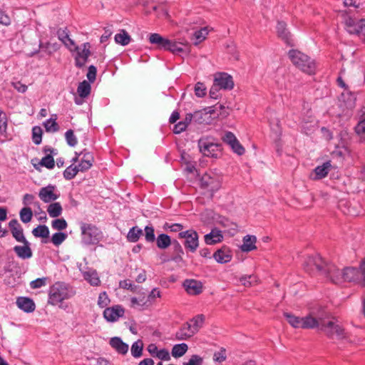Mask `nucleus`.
I'll use <instances>...</instances> for the list:
<instances>
[{
  "label": "nucleus",
  "instance_id": "obj_1",
  "mask_svg": "<svg viewBox=\"0 0 365 365\" xmlns=\"http://www.w3.org/2000/svg\"><path fill=\"white\" fill-rule=\"evenodd\" d=\"M327 313L322 307H319L317 314V328L319 330L324 332L326 336L329 339H334V336L337 339H342L346 337L344 329L332 321H326Z\"/></svg>",
  "mask_w": 365,
  "mask_h": 365
},
{
  "label": "nucleus",
  "instance_id": "obj_2",
  "mask_svg": "<svg viewBox=\"0 0 365 365\" xmlns=\"http://www.w3.org/2000/svg\"><path fill=\"white\" fill-rule=\"evenodd\" d=\"M288 56L292 63L302 72L313 75L316 71V63L307 54L292 49L288 53Z\"/></svg>",
  "mask_w": 365,
  "mask_h": 365
},
{
  "label": "nucleus",
  "instance_id": "obj_3",
  "mask_svg": "<svg viewBox=\"0 0 365 365\" xmlns=\"http://www.w3.org/2000/svg\"><path fill=\"white\" fill-rule=\"evenodd\" d=\"M317 310L312 309L309 314L304 317H297L291 313L284 312V316L288 323L295 329H311L317 326Z\"/></svg>",
  "mask_w": 365,
  "mask_h": 365
},
{
  "label": "nucleus",
  "instance_id": "obj_4",
  "mask_svg": "<svg viewBox=\"0 0 365 365\" xmlns=\"http://www.w3.org/2000/svg\"><path fill=\"white\" fill-rule=\"evenodd\" d=\"M75 292L69 290L68 286L63 282H56L49 289L48 303L57 305L64 299L71 298Z\"/></svg>",
  "mask_w": 365,
  "mask_h": 365
},
{
  "label": "nucleus",
  "instance_id": "obj_5",
  "mask_svg": "<svg viewBox=\"0 0 365 365\" xmlns=\"http://www.w3.org/2000/svg\"><path fill=\"white\" fill-rule=\"evenodd\" d=\"M354 282L365 288V258L363 259L357 269L347 267L343 269V282Z\"/></svg>",
  "mask_w": 365,
  "mask_h": 365
},
{
  "label": "nucleus",
  "instance_id": "obj_6",
  "mask_svg": "<svg viewBox=\"0 0 365 365\" xmlns=\"http://www.w3.org/2000/svg\"><path fill=\"white\" fill-rule=\"evenodd\" d=\"M82 242L86 245H97L101 237V232L94 225L82 223L81 225Z\"/></svg>",
  "mask_w": 365,
  "mask_h": 365
},
{
  "label": "nucleus",
  "instance_id": "obj_7",
  "mask_svg": "<svg viewBox=\"0 0 365 365\" xmlns=\"http://www.w3.org/2000/svg\"><path fill=\"white\" fill-rule=\"evenodd\" d=\"M326 264L327 262L319 255L309 256L304 261V269L311 274L315 273L322 274Z\"/></svg>",
  "mask_w": 365,
  "mask_h": 365
},
{
  "label": "nucleus",
  "instance_id": "obj_8",
  "mask_svg": "<svg viewBox=\"0 0 365 365\" xmlns=\"http://www.w3.org/2000/svg\"><path fill=\"white\" fill-rule=\"evenodd\" d=\"M198 147L200 153L207 157L217 158L222 150L220 143H215L210 140L208 138H201L198 140Z\"/></svg>",
  "mask_w": 365,
  "mask_h": 365
},
{
  "label": "nucleus",
  "instance_id": "obj_9",
  "mask_svg": "<svg viewBox=\"0 0 365 365\" xmlns=\"http://www.w3.org/2000/svg\"><path fill=\"white\" fill-rule=\"evenodd\" d=\"M179 238L185 239L183 245L187 252L194 253L199 246V236L194 230H188L180 232L178 234Z\"/></svg>",
  "mask_w": 365,
  "mask_h": 365
},
{
  "label": "nucleus",
  "instance_id": "obj_10",
  "mask_svg": "<svg viewBox=\"0 0 365 365\" xmlns=\"http://www.w3.org/2000/svg\"><path fill=\"white\" fill-rule=\"evenodd\" d=\"M201 187L209 190L213 195V193L217 191L222 185V178L220 176L213 174L205 173L203 175L200 180Z\"/></svg>",
  "mask_w": 365,
  "mask_h": 365
},
{
  "label": "nucleus",
  "instance_id": "obj_11",
  "mask_svg": "<svg viewBox=\"0 0 365 365\" xmlns=\"http://www.w3.org/2000/svg\"><path fill=\"white\" fill-rule=\"evenodd\" d=\"M91 44L88 42L83 43L82 48L75 46L74 50L76 51L75 56V66L77 68H83L88 61V57L91 56Z\"/></svg>",
  "mask_w": 365,
  "mask_h": 365
},
{
  "label": "nucleus",
  "instance_id": "obj_12",
  "mask_svg": "<svg viewBox=\"0 0 365 365\" xmlns=\"http://www.w3.org/2000/svg\"><path fill=\"white\" fill-rule=\"evenodd\" d=\"M322 275L329 278L334 284L343 282V269H340L335 264L327 262Z\"/></svg>",
  "mask_w": 365,
  "mask_h": 365
},
{
  "label": "nucleus",
  "instance_id": "obj_13",
  "mask_svg": "<svg viewBox=\"0 0 365 365\" xmlns=\"http://www.w3.org/2000/svg\"><path fill=\"white\" fill-rule=\"evenodd\" d=\"M213 83L224 90H232L234 87L232 77L224 72L215 73Z\"/></svg>",
  "mask_w": 365,
  "mask_h": 365
},
{
  "label": "nucleus",
  "instance_id": "obj_14",
  "mask_svg": "<svg viewBox=\"0 0 365 365\" xmlns=\"http://www.w3.org/2000/svg\"><path fill=\"white\" fill-rule=\"evenodd\" d=\"M218 109H220V110H224L225 106L220 104L219 106L216 105L214 107H208L205 109V110H206L205 113H203L202 110L195 111L193 113L194 121L199 124L207 123V120L206 118L208 119L210 118L207 116V115L215 114V111L217 110Z\"/></svg>",
  "mask_w": 365,
  "mask_h": 365
},
{
  "label": "nucleus",
  "instance_id": "obj_15",
  "mask_svg": "<svg viewBox=\"0 0 365 365\" xmlns=\"http://www.w3.org/2000/svg\"><path fill=\"white\" fill-rule=\"evenodd\" d=\"M55 190L56 186L53 185H48L41 187L38 192V197L45 203L55 201L59 197V195L54 192Z\"/></svg>",
  "mask_w": 365,
  "mask_h": 365
},
{
  "label": "nucleus",
  "instance_id": "obj_16",
  "mask_svg": "<svg viewBox=\"0 0 365 365\" xmlns=\"http://www.w3.org/2000/svg\"><path fill=\"white\" fill-rule=\"evenodd\" d=\"M182 286L187 294L190 295H198L202 292L203 285L200 281L187 279L183 283Z\"/></svg>",
  "mask_w": 365,
  "mask_h": 365
},
{
  "label": "nucleus",
  "instance_id": "obj_17",
  "mask_svg": "<svg viewBox=\"0 0 365 365\" xmlns=\"http://www.w3.org/2000/svg\"><path fill=\"white\" fill-rule=\"evenodd\" d=\"M125 310L120 305L106 308L103 311V317L108 322H115L123 317Z\"/></svg>",
  "mask_w": 365,
  "mask_h": 365
},
{
  "label": "nucleus",
  "instance_id": "obj_18",
  "mask_svg": "<svg viewBox=\"0 0 365 365\" xmlns=\"http://www.w3.org/2000/svg\"><path fill=\"white\" fill-rule=\"evenodd\" d=\"M9 227L13 237L17 242H24L26 240L24 235V230L16 219H13L9 222Z\"/></svg>",
  "mask_w": 365,
  "mask_h": 365
},
{
  "label": "nucleus",
  "instance_id": "obj_19",
  "mask_svg": "<svg viewBox=\"0 0 365 365\" xmlns=\"http://www.w3.org/2000/svg\"><path fill=\"white\" fill-rule=\"evenodd\" d=\"M21 242L23 243L24 245H16L14 247V252L19 258L22 259L31 258L33 255V252L30 247L29 242L27 240H25L24 242Z\"/></svg>",
  "mask_w": 365,
  "mask_h": 365
},
{
  "label": "nucleus",
  "instance_id": "obj_20",
  "mask_svg": "<svg viewBox=\"0 0 365 365\" xmlns=\"http://www.w3.org/2000/svg\"><path fill=\"white\" fill-rule=\"evenodd\" d=\"M286 23L284 21H278L277 25V31L279 37H280L287 45L294 46V41L292 38L291 34L286 28Z\"/></svg>",
  "mask_w": 365,
  "mask_h": 365
},
{
  "label": "nucleus",
  "instance_id": "obj_21",
  "mask_svg": "<svg viewBox=\"0 0 365 365\" xmlns=\"http://www.w3.org/2000/svg\"><path fill=\"white\" fill-rule=\"evenodd\" d=\"M17 307L26 313L33 312L36 309V305L33 299L26 297H19L16 299Z\"/></svg>",
  "mask_w": 365,
  "mask_h": 365
},
{
  "label": "nucleus",
  "instance_id": "obj_22",
  "mask_svg": "<svg viewBox=\"0 0 365 365\" xmlns=\"http://www.w3.org/2000/svg\"><path fill=\"white\" fill-rule=\"evenodd\" d=\"M195 335L191 327V323H184L180 329L175 333V339L177 340H187Z\"/></svg>",
  "mask_w": 365,
  "mask_h": 365
},
{
  "label": "nucleus",
  "instance_id": "obj_23",
  "mask_svg": "<svg viewBox=\"0 0 365 365\" xmlns=\"http://www.w3.org/2000/svg\"><path fill=\"white\" fill-rule=\"evenodd\" d=\"M148 39L151 44L155 45L159 49L166 50L167 46L170 45L169 39L157 33L150 34Z\"/></svg>",
  "mask_w": 365,
  "mask_h": 365
},
{
  "label": "nucleus",
  "instance_id": "obj_24",
  "mask_svg": "<svg viewBox=\"0 0 365 365\" xmlns=\"http://www.w3.org/2000/svg\"><path fill=\"white\" fill-rule=\"evenodd\" d=\"M173 255L168 261H173L176 263L183 262L182 255H184L183 249L179 242L176 240H173Z\"/></svg>",
  "mask_w": 365,
  "mask_h": 365
},
{
  "label": "nucleus",
  "instance_id": "obj_25",
  "mask_svg": "<svg viewBox=\"0 0 365 365\" xmlns=\"http://www.w3.org/2000/svg\"><path fill=\"white\" fill-rule=\"evenodd\" d=\"M109 344L118 354H125L128 351V345L123 342L120 337L111 338Z\"/></svg>",
  "mask_w": 365,
  "mask_h": 365
},
{
  "label": "nucleus",
  "instance_id": "obj_26",
  "mask_svg": "<svg viewBox=\"0 0 365 365\" xmlns=\"http://www.w3.org/2000/svg\"><path fill=\"white\" fill-rule=\"evenodd\" d=\"M169 44L165 51H169L174 54L188 53L190 52L188 46L182 43L170 40Z\"/></svg>",
  "mask_w": 365,
  "mask_h": 365
},
{
  "label": "nucleus",
  "instance_id": "obj_27",
  "mask_svg": "<svg viewBox=\"0 0 365 365\" xmlns=\"http://www.w3.org/2000/svg\"><path fill=\"white\" fill-rule=\"evenodd\" d=\"M205 242L207 245H215L223 240L221 231L217 229H212V231L204 237Z\"/></svg>",
  "mask_w": 365,
  "mask_h": 365
},
{
  "label": "nucleus",
  "instance_id": "obj_28",
  "mask_svg": "<svg viewBox=\"0 0 365 365\" xmlns=\"http://www.w3.org/2000/svg\"><path fill=\"white\" fill-rule=\"evenodd\" d=\"M242 241L243 244L240 247L242 252H249L257 249L255 245L257 237L255 235H247L243 237Z\"/></svg>",
  "mask_w": 365,
  "mask_h": 365
},
{
  "label": "nucleus",
  "instance_id": "obj_29",
  "mask_svg": "<svg viewBox=\"0 0 365 365\" xmlns=\"http://www.w3.org/2000/svg\"><path fill=\"white\" fill-rule=\"evenodd\" d=\"M213 257L220 264L229 262L232 259L230 251L227 249H219L214 254Z\"/></svg>",
  "mask_w": 365,
  "mask_h": 365
},
{
  "label": "nucleus",
  "instance_id": "obj_30",
  "mask_svg": "<svg viewBox=\"0 0 365 365\" xmlns=\"http://www.w3.org/2000/svg\"><path fill=\"white\" fill-rule=\"evenodd\" d=\"M331 167L330 161H327L323 163L322 165L317 166L314 170V172L315 173L314 179H322L325 178L329 171L330 170V168Z\"/></svg>",
  "mask_w": 365,
  "mask_h": 365
},
{
  "label": "nucleus",
  "instance_id": "obj_31",
  "mask_svg": "<svg viewBox=\"0 0 365 365\" xmlns=\"http://www.w3.org/2000/svg\"><path fill=\"white\" fill-rule=\"evenodd\" d=\"M156 245L159 249L165 250L173 245L170 237L167 234H160L156 238Z\"/></svg>",
  "mask_w": 365,
  "mask_h": 365
},
{
  "label": "nucleus",
  "instance_id": "obj_32",
  "mask_svg": "<svg viewBox=\"0 0 365 365\" xmlns=\"http://www.w3.org/2000/svg\"><path fill=\"white\" fill-rule=\"evenodd\" d=\"M57 115L53 114L51 117L43 123L46 132L56 133L59 130V125L56 123Z\"/></svg>",
  "mask_w": 365,
  "mask_h": 365
},
{
  "label": "nucleus",
  "instance_id": "obj_33",
  "mask_svg": "<svg viewBox=\"0 0 365 365\" xmlns=\"http://www.w3.org/2000/svg\"><path fill=\"white\" fill-rule=\"evenodd\" d=\"M142 235L143 230L138 226H134L129 230L126 238L130 242H136Z\"/></svg>",
  "mask_w": 365,
  "mask_h": 365
},
{
  "label": "nucleus",
  "instance_id": "obj_34",
  "mask_svg": "<svg viewBox=\"0 0 365 365\" xmlns=\"http://www.w3.org/2000/svg\"><path fill=\"white\" fill-rule=\"evenodd\" d=\"M114 38L117 43L122 46H126L129 44L131 41L130 36L124 29L121 30L120 33L115 34Z\"/></svg>",
  "mask_w": 365,
  "mask_h": 365
},
{
  "label": "nucleus",
  "instance_id": "obj_35",
  "mask_svg": "<svg viewBox=\"0 0 365 365\" xmlns=\"http://www.w3.org/2000/svg\"><path fill=\"white\" fill-rule=\"evenodd\" d=\"M62 211L60 202L51 203L47 207V212L51 217H58L62 214Z\"/></svg>",
  "mask_w": 365,
  "mask_h": 365
},
{
  "label": "nucleus",
  "instance_id": "obj_36",
  "mask_svg": "<svg viewBox=\"0 0 365 365\" xmlns=\"http://www.w3.org/2000/svg\"><path fill=\"white\" fill-rule=\"evenodd\" d=\"M91 90V86L86 81L81 82L77 88V92L81 98H86L90 94Z\"/></svg>",
  "mask_w": 365,
  "mask_h": 365
},
{
  "label": "nucleus",
  "instance_id": "obj_37",
  "mask_svg": "<svg viewBox=\"0 0 365 365\" xmlns=\"http://www.w3.org/2000/svg\"><path fill=\"white\" fill-rule=\"evenodd\" d=\"M204 321L205 317L203 314H198L190 320V323H191V327L195 334L198 332L200 329L202 327Z\"/></svg>",
  "mask_w": 365,
  "mask_h": 365
},
{
  "label": "nucleus",
  "instance_id": "obj_38",
  "mask_svg": "<svg viewBox=\"0 0 365 365\" xmlns=\"http://www.w3.org/2000/svg\"><path fill=\"white\" fill-rule=\"evenodd\" d=\"M32 234L36 237L47 238L49 236V230L46 225H40L32 230Z\"/></svg>",
  "mask_w": 365,
  "mask_h": 365
},
{
  "label": "nucleus",
  "instance_id": "obj_39",
  "mask_svg": "<svg viewBox=\"0 0 365 365\" xmlns=\"http://www.w3.org/2000/svg\"><path fill=\"white\" fill-rule=\"evenodd\" d=\"M188 346L186 344L182 343L179 344H175L173 346L172 349L171 354L173 357H180L183 356L186 351H187Z\"/></svg>",
  "mask_w": 365,
  "mask_h": 365
},
{
  "label": "nucleus",
  "instance_id": "obj_40",
  "mask_svg": "<svg viewBox=\"0 0 365 365\" xmlns=\"http://www.w3.org/2000/svg\"><path fill=\"white\" fill-rule=\"evenodd\" d=\"M84 279L92 286H98L101 281L96 271L86 272L83 274Z\"/></svg>",
  "mask_w": 365,
  "mask_h": 365
},
{
  "label": "nucleus",
  "instance_id": "obj_41",
  "mask_svg": "<svg viewBox=\"0 0 365 365\" xmlns=\"http://www.w3.org/2000/svg\"><path fill=\"white\" fill-rule=\"evenodd\" d=\"M19 216L21 222L24 223L29 222L33 217L32 210L29 207H23L19 212Z\"/></svg>",
  "mask_w": 365,
  "mask_h": 365
},
{
  "label": "nucleus",
  "instance_id": "obj_42",
  "mask_svg": "<svg viewBox=\"0 0 365 365\" xmlns=\"http://www.w3.org/2000/svg\"><path fill=\"white\" fill-rule=\"evenodd\" d=\"M79 170L77 166H73L72 164L66 168V169L63 171V178L67 180H71L76 176Z\"/></svg>",
  "mask_w": 365,
  "mask_h": 365
},
{
  "label": "nucleus",
  "instance_id": "obj_43",
  "mask_svg": "<svg viewBox=\"0 0 365 365\" xmlns=\"http://www.w3.org/2000/svg\"><path fill=\"white\" fill-rule=\"evenodd\" d=\"M143 344L141 340L135 341L131 346V354L135 358H138L142 356Z\"/></svg>",
  "mask_w": 365,
  "mask_h": 365
},
{
  "label": "nucleus",
  "instance_id": "obj_44",
  "mask_svg": "<svg viewBox=\"0 0 365 365\" xmlns=\"http://www.w3.org/2000/svg\"><path fill=\"white\" fill-rule=\"evenodd\" d=\"M349 33L365 36V19L357 21L355 29H349Z\"/></svg>",
  "mask_w": 365,
  "mask_h": 365
},
{
  "label": "nucleus",
  "instance_id": "obj_45",
  "mask_svg": "<svg viewBox=\"0 0 365 365\" xmlns=\"http://www.w3.org/2000/svg\"><path fill=\"white\" fill-rule=\"evenodd\" d=\"M67 237L68 235L65 232H56L51 237V242L55 246L58 247L63 243Z\"/></svg>",
  "mask_w": 365,
  "mask_h": 365
},
{
  "label": "nucleus",
  "instance_id": "obj_46",
  "mask_svg": "<svg viewBox=\"0 0 365 365\" xmlns=\"http://www.w3.org/2000/svg\"><path fill=\"white\" fill-rule=\"evenodd\" d=\"M43 131L40 126H34L32 128V140L36 145H39L42 141Z\"/></svg>",
  "mask_w": 365,
  "mask_h": 365
},
{
  "label": "nucleus",
  "instance_id": "obj_47",
  "mask_svg": "<svg viewBox=\"0 0 365 365\" xmlns=\"http://www.w3.org/2000/svg\"><path fill=\"white\" fill-rule=\"evenodd\" d=\"M39 164L45 167L48 169H53L55 166V161L53 159V155L50 154H47L45 157H43L41 161L39 162Z\"/></svg>",
  "mask_w": 365,
  "mask_h": 365
},
{
  "label": "nucleus",
  "instance_id": "obj_48",
  "mask_svg": "<svg viewBox=\"0 0 365 365\" xmlns=\"http://www.w3.org/2000/svg\"><path fill=\"white\" fill-rule=\"evenodd\" d=\"M222 141L228 145L232 147L237 141V138L235 134L230 131H227L225 135L222 137Z\"/></svg>",
  "mask_w": 365,
  "mask_h": 365
},
{
  "label": "nucleus",
  "instance_id": "obj_49",
  "mask_svg": "<svg viewBox=\"0 0 365 365\" xmlns=\"http://www.w3.org/2000/svg\"><path fill=\"white\" fill-rule=\"evenodd\" d=\"M144 230L145 241L149 243L154 242L156 240L154 227L153 226H145Z\"/></svg>",
  "mask_w": 365,
  "mask_h": 365
},
{
  "label": "nucleus",
  "instance_id": "obj_50",
  "mask_svg": "<svg viewBox=\"0 0 365 365\" xmlns=\"http://www.w3.org/2000/svg\"><path fill=\"white\" fill-rule=\"evenodd\" d=\"M208 34V31L206 27L202 28L198 31H196L194 33V38L195 41L194 42L195 45H197L199 43L205 39L206 36Z\"/></svg>",
  "mask_w": 365,
  "mask_h": 365
},
{
  "label": "nucleus",
  "instance_id": "obj_51",
  "mask_svg": "<svg viewBox=\"0 0 365 365\" xmlns=\"http://www.w3.org/2000/svg\"><path fill=\"white\" fill-rule=\"evenodd\" d=\"M52 227L57 230H63L67 228L68 223L64 218H58L52 221Z\"/></svg>",
  "mask_w": 365,
  "mask_h": 365
},
{
  "label": "nucleus",
  "instance_id": "obj_52",
  "mask_svg": "<svg viewBox=\"0 0 365 365\" xmlns=\"http://www.w3.org/2000/svg\"><path fill=\"white\" fill-rule=\"evenodd\" d=\"M66 140L68 145L74 147L78 143V140L74 135L73 130L71 129L68 130L65 133Z\"/></svg>",
  "mask_w": 365,
  "mask_h": 365
},
{
  "label": "nucleus",
  "instance_id": "obj_53",
  "mask_svg": "<svg viewBox=\"0 0 365 365\" xmlns=\"http://www.w3.org/2000/svg\"><path fill=\"white\" fill-rule=\"evenodd\" d=\"M355 132L358 135L361 141H365V122L359 120L355 126Z\"/></svg>",
  "mask_w": 365,
  "mask_h": 365
},
{
  "label": "nucleus",
  "instance_id": "obj_54",
  "mask_svg": "<svg viewBox=\"0 0 365 365\" xmlns=\"http://www.w3.org/2000/svg\"><path fill=\"white\" fill-rule=\"evenodd\" d=\"M58 48L56 43H51L49 42H46L45 43L40 42L39 43V49L42 51L47 52L48 54H51L53 51H56Z\"/></svg>",
  "mask_w": 365,
  "mask_h": 365
},
{
  "label": "nucleus",
  "instance_id": "obj_55",
  "mask_svg": "<svg viewBox=\"0 0 365 365\" xmlns=\"http://www.w3.org/2000/svg\"><path fill=\"white\" fill-rule=\"evenodd\" d=\"M7 122L5 113L0 109V136L6 137Z\"/></svg>",
  "mask_w": 365,
  "mask_h": 365
},
{
  "label": "nucleus",
  "instance_id": "obj_56",
  "mask_svg": "<svg viewBox=\"0 0 365 365\" xmlns=\"http://www.w3.org/2000/svg\"><path fill=\"white\" fill-rule=\"evenodd\" d=\"M240 281L245 287H250L257 282V277L255 275H245L240 278Z\"/></svg>",
  "mask_w": 365,
  "mask_h": 365
},
{
  "label": "nucleus",
  "instance_id": "obj_57",
  "mask_svg": "<svg viewBox=\"0 0 365 365\" xmlns=\"http://www.w3.org/2000/svg\"><path fill=\"white\" fill-rule=\"evenodd\" d=\"M183 228H184L183 225L180 223L170 224L169 222H165L163 225V229L165 230H169L170 232H180Z\"/></svg>",
  "mask_w": 365,
  "mask_h": 365
},
{
  "label": "nucleus",
  "instance_id": "obj_58",
  "mask_svg": "<svg viewBox=\"0 0 365 365\" xmlns=\"http://www.w3.org/2000/svg\"><path fill=\"white\" fill-rule=\"evenodd\" d=\"M131 304L133 307H135L136 305L139 306H148V304H150V301L148 300V298H145V297H132L131 298Z\"/></svg>",
  "mask_w": 365,
  "mask_h": 365
},
{
  "label": "nucleus",
  "instance_id": "obj_59",
  "mask_svg": "<svg viewBox=\"0 0 365 365\" xmlns=\"http://www.w3.org/2000/svg\"><path fill=\"white\" fill-rule=\"evenodd\" d=\"M195 93L197 97H203L206 95V87L202 83L198 82L195 86Z\"/></svg>",
  "mask_w": 365,
  "mask_h": 365
},
{
  "label": "nucleus",
  "instance_id": "obj_60",
  "mask_svg": "<svg viewBox=\"0 0 365 365\" xmlns=\"http://www.w3.org/2000/svg\"><path fill=\"white\" fill-rule=\"evenodd\" d=\"M93 165V163L89 160H81L77 166L79 172H86Z\"/></svg>",
  "mask_w": 365,
  "mask_h": 365
},
{
  "label": "nucleus",
  "instance_id": "obj_61",
  "mask_svg": "<svg viewBox=\"0 0 365 365\" xmlns=\"http://www.w3.org/2000/svg\"><path fill=\"white\" fill-rule=\"evenodd\" d=\"M46 280H47L46 277L38 278V279L31 282L30 287L32 289L41 288L46 285Z\"/></svg>",
  "mask_w": 365,
  "mask_h": 365
},
{
  "label": "nucleus",
  "instance_id": "obj_62",
  "mask_svg": "<svg viewBox=\"0 0 365 365\" xmlns=\"http://www.w3.org/2000/svg\"><path fill=\"white\" fill-rule=\"evenodd\" d=\"M120 287L123 288V289H129V290H130L132 292H135L137 288H138V286H136L134 284H133L128 279H125V280L120 281Z\"/></svg>",
  "mask_w": 365,
  "mask_h": 365
},
{
  "label": "nucleus",
  "instance_id": "obj_63",
  "mask_svg": "<svg viewBox=\"0 0 365 365\" xmlns=\"http://www.w3.org/2000/svg\"><path fill=\"white\" fill-rule=\"evenodd\" d=\"M203 359L199 355L194 354L189 359L188 362L184 363V365H202Z\"/></svg>",
  "mask_w": 365,
  "mask_h": 365
},
{
  "label": "nucleus",
  "instance_id": "obj_64",
  "mask_svg": "<svg viewBox=\"0 0 365 365\" xmlns=\"http://www.w3.org/2000/svg\"><path fill=\"white\" fill-rule=\"evenodd\" d=\"M96 73L97 69L96 67L93 65H91L88 67V73H87V78L91 83L94 82L96 78Z\"/></svg>",
  "mask_w": 365,
  "mask_h": 365
}]
</instances>
